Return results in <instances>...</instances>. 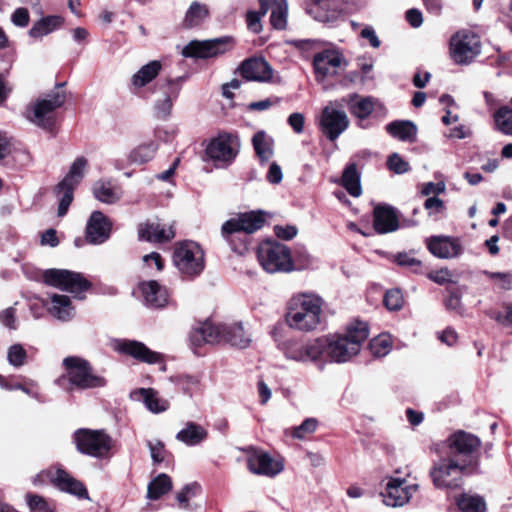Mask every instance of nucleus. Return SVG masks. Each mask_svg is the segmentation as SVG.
Here are the masks:
<instances>
[{
  "label": "nucleus",
  "mask_w": 512,
  "mask_h": 512,
  "mask_svg": "<svg viewBox=\"0 0 512 512\" xmlns=\"http://www.w3.org/2000/svg\"><path fill=\"white\" fill-rule=\"evenodd\" d=\"M322 347L319 338L307 341L288 339L281 344L280 349L287 360L299 363H320L322 368Z\"/></svg>",
  "instance_id": "12"
},
{
  "label": "nucleus",
  "mask_w": 512,
  "mask_h": 512,
  "mask_svg": "<svg viewBox=\"0 0 512 512\" xmlns=\"http://www.w3.org/2000/svg\"><path fill=\"white\" fill-rule=\"evenodd\" d=\"M368 325L362 321H354L347 327L345 335H329L319 337L322 362L329 359L332 362L344 363L360 351L361 344L368 338Z\"/></svg>",
  "instance_id": "1"
},
{
  "label": "nucleus",
  "mask_w": 512,
  "mask_h": 512,
  "mask_svg": "<svg viewBox=\"0 0 512 512\" xmlns=\"http://www.w3.org/2000/svg\"><path fill=\"white\" fill-rule=\"evenodd\" d=\"M161 95L155 100V114L160 119H167L172 111L173 102L181 91L180 78L169 79L158 84Z\"/></svg>",
  "instance_id": "21"
},
{
  "label": "nucleus",
  "mask_w": 512,
  "mask_h": 512,
  "mask_svg": "<svg viewBox=\"0 0 512 512\" xmlns=\"http://www.w3.org/2000/svg\"><path fill=\"white\" fill-rule=\"evenodd\" d=\"M177 384L180 386L184 393L191 396L193 392L198 389L200 380L197 376L179 375L177 377Z\"/></svg>",
  "instance_id": "56"
},
{
  "label": "nucleus",
  "mask_w": 512,
  "mask_h": 512,
  "mask_svg": "<svg viewBox=\"0 0 512 512\" xmlns=\"http://www.w3.org/2000/svg\"><path fill=\"white\" fill-rule=\"evenodd\" d=\"M207 431L199 424L188 422L183 429L176 434V439L187 446H195L204 441Z\"/></svg>",
  "instance_id": "37"
},
{
  "label": "nucleus",
  "mask_w": 512,
  "mask_h": 512,
  "mask_svg": "<svg viewBox=\"0 0 512 512\" xmlns=\"http://www.w3.org/2000/svg\"><path fill=\"white\" fill-rule=\"evenodd\" d=\"M132 397L142 399L146 408L155 414L162 413L169 407V402L159 397L158 392L152 388H140L135 390L132 392Z\"/></svg>",
  "instance_id": "32"
},
{
  "label": "nucleus",
  "mask_w": 512,
  "mask_h": 512,
  "mask_svg": "<svg viewBox=\"0 0 512 512\" xmlns=\"http://www.w3.org/2000/svg\"><path fill=\"white\" fill-rule=\"evenodd\" d=\"M387 132L401 141L413 142L416 139L417 127L411 121H393L386 126Z\"/></svg>",
  "instance_id": "39"
},
{
  "label": "nucleus",
  "mask_w": 512,
  "mask_h": 512,
  "mask_svg": "<svg viewBox=\"0 0 512 512\" xmlns=\"http://www.w3.org/2000/svg\"><path fill=\"white\" fill-rule=\"evenodd\" d=\"M264 218L261 214L250 212L239 215L238 218H232L226 221L222 226L223 237L231 244L232 249L241 253L245 250V242H241L240 246L233 244L234 239L240 233L251 234L260 229L264 224Z\"/></svg>",
  "instance_id": "11"
},
{
  "label": "nucleus",
  "mask_w": 512,
  "mask_h": 512,
  "mask_svg": "<svg viewBox=\"0 0 512 512\" xmlns=\"http://www.w3.org/2000/svg\"><path fill=\"white\" fill-rule=\"evenodd\" d=\"M45 284L78 295L90 288L82 274L65 269H47L43 272Z\"/></svg>",
  "instance_id": "14"
},
{
  "label": "nucleus",
  "mask_w": 512,
  "mask_h": 512,
  "mask_svg": "<svg viewBox=\"0 0 512 512\" xmlns=\"http://www.w3.org/2000/svg\"><path fill=\"white\" fill-rule=\"evenodd\" d=\"M387 165L396 174H403L409 170L408 162L404 161L397 153H393L388 157Z\"/></svg>",
  "instance_id": "59"
},
{
  "label": "nucleus",
  "mask_w": 512,
  "mask_h": 512,
  "mask_svg": "<svg viewBox=\"0 0 512 512\" xmlns=\"http://www.w3.org/2000/svg\"><path fill=\"white\" fill-rule=\"evenodd\" d=\"M199 486L196 483L187 484L180 492L177 493V501L181 506L186 508L189 500L196 495Z\"/></svg>",
  "instance_id": "60"
},
{
  "label": "nucleus",
  "mask_w": 512,
  "mask_h": 512,
  "mask_svg": "<svg viewBox=\"0 0 512 512\" xmlns=\"http://www.w3.org/2000/svg\"><path fill=\"white\" fill-rule=\"evenodd\" d=\"M325 0H313V3L306 8V12L319 22H332L336 19L337 13L328 10Z\"/></svg>",
  "instance_id": "46"
},
{
  "label": "nucleus",
  "mask_w": 512,
  "mask_h": 512,
  "mask_svg": "<svg viewBox=\"0 0 512 512\" xmlns=\"http://www.w3.org/2000/svg\"><path fill=\"white\" fill-rule=\"evenodd\" d=\"M118 350L148 364H154L161 361V355L150 350L142 342L125 340L118 344Z\"/></svg>",
  "instance_id": "29"
},
{
  "label": "nucleus",
  "mask_w": 512,
  "mask_h": 512,
  "mask_svg": "<svg viewBox=\"0 0 512 512\" xmlns=\"http://www.w3.org/2000/svg\"><path fill=\"white\" fill-rule=\"evenodd\" d=\"M176 236L174 224H161L158 221H146L138 226L140 240L154 244L168 243Z\"/></svg>",
  "instance_id": "22"
},
{
  "label": "nucleus",
  "mask_w": 512,
  "mask_h": 512,
  "mask_svg": "<svg viewBox=\"0 0 512 512\" xmlns=\"http://www.w3.org/2000/svg\"><path fill=\"white\" fill-rule=\"evenodd\" d=\"M395 260L399 266L407 267L415 273L421 272V261L408 253H399Z\"/></svg>",
  "instance_id": "57"
},
{
  "label": "nucleus",
  "mask_w": 512,
  "mask_h": 512,
  "mask_svg": "<svg viewBox=\"0 0 512 512\" xmlns=\"http://www.w3.org/2000/svg\"><path fill=\"white\" fill-rule=\"evenodd\" d=\"M488 315L502 325H512V304L505 306V312L490 311Z\"/></svg>",
  "instance_id": "62"
},
{
  "label": "nucleus",
  "mask_w": 512,
  "mask_h": 512,
  "mask_svg": "<svg viewBox=\"0 0 512 512\" xmlns=\"http://www.w3.org/2000/svg\"><path fill=\"white\" fill-rule=\"evenodd\" d=\"M93 194L97 200L106 204H113L121 198L119 188L110 181H97L93 186Z\"/></svg>",
  "instance_id": "41"
},
{
  "label": "nucleus",
  "mask_w": 512,
  "mask_h": 512,
  "mask_svg": "<svg viewBox=\"0 0 512 512\" xmlns=\"http://www.w3.org/2000/svg\"><path fill=\"white\" fill-rule=\"evenodd\" d=\"M158 149L154 141L144 143L133 149L129 155L130 161L136 164H143L150 161Z\"/></svg>",
  "instance_id": "47"
},
{
  "label": "nucleus",
  "mask_w": 512,
  "mask_h": 512,
  "mask_svg": "<svg viewBox=\"0 0 512 512\" xmlns=\"http://www.w3.org/2000/svg\"><path fill=\"white\" fill-rule=\"evenodd\" d=\"M294 269L302 270L310 267L313 264V257L309 254L303 246L295 248L294 256H292Z\"/></svg>",
  "instance_id": "51"
},
{
  "label": "nucleus",
  "mask_w": 512,
  "mask_h": 512,
  "mask_svg": "<svg viewBox=\"0 0 512 512\" xmlns=\"http://www.w3.org/2000/svg\"><path fill=\"white\" fill-rule=\"evenodd\" d=\"M209 9L207 5L194 1L190 4L183 25L186 28H194L201 25L209 17Z\"/></svg>",
  "instance_id": "40"
},
{
  "label": "nucleus",
  "mask_w": 512,
  "mask_h": 512,
  "mask_svg": "<svg viewBox=\"0 0 512 512\" xmlns=\"http://www.w3.org/2000/svg\"><path fill=\"white\" fill-rule=\"evenodd\" d=\"M496 127L506 135H512V109L507 106L499 108L494 114Z\"/></svg>",
  "instance_id": "48"
},
{
  "label": "nucleus",
  "mask_w": 512,
  "mask_h": 512,
  "mask_svg": "<svg viewBox=\"0 0 512 512\" xmlns=\"http://www.w3.org/2000/svg\"><path fill=\"white\" fill-rule=\"evenodd\" d=\"M51 306L49 313L60 321H69L74 317V307L67 295L52 294L50 296Z\"/></svg>",
  "instance_id": "34"
},
{
  "label": "nucleus",
  "mask_w": 512,
  "mask_h": 512,
  "mask_svg": "<svg viewBox=\"0 0 512 512\" xmlns=\"http://www.w3.org/2000/svg\"><path fill=\"white\" fill-rule=\"evenodd\" d=\"M466 464L450 456L435 461L429 471L433 485L437 489H458L463 485L465 475L474 474Z\"/></svg>",
  "instance_id": "3"
},
{
  "label": "nucleus",
  "mask_w": 512,
  "mask_h": 512,
  "mask_svg": "<svg viewBox=\"0 0 512 512\" xmlns=\"http://www.w3.org/2000/svg\"><path fill=\"white\" fill-rule=\"evenodd\" d=\"M404 298L399 289H391L385 293L384 296V305L387 309L399 310L403 306Z\"/></svg>",
  "instance_id": "53"
},
{
  "label": "nucleus",
  "mask_w": 512,
  "mask_h": 512,
  "mask_svg": "<svg viewBox=\"0 0 512 512\" xmlns=\"http://www.w3.org/2000/svg\"><path fill=\"white\" fill-rule=\"evenodd\" d=\"M482 44L479 35L463 29L455 33L450 39V56L459 65H468L480 55Z\"/></svg>",
  "instance_id": "9"
},
{
  "label": "nucleus",
  "mask_w": 512,
  "mask_h": 512,
  "mask_svg": "<svg viewBox=\"0 0 512 512\" xmlns=\"http://www.w3.org/2000/svg\"><path fill=\"white\" fill-rule=\"evenodd\" d=\"M172 488L171 478L167 474H159L155 479H153L149 485L147 490V497L151 500H157L162 495L169 492Z\"/></svg>",
  "instance_id": "44"
},
{
  "label": "nucleus",
  "mask_w": 512,
  "mask_h": 512,
  "mask_svg": "<svg viewBox=\"0 0 512 512\" xmlns=\"http://www.w3.org/2000/svg\"><path fill=\"white\" fill-rule=\"evenodd\" d=\"M162 70V63L159 60H153L143 65L131 77V85L134 89L144 88L151 83Z\"/></svg>",
  "instance_id": "33"
},
{
  "label": "nucleus",
  "mask_w": 512,
  "mask_h": 512,
  "mask_svg": "<svg viewBox=\"0 0 512 512\" xmlns=\"http://www.w3.org/2000/svg\"><path fill=\"white\" fill-rule=\"evenodd\" d=\"M417 484H408L403 478H386L385 490L381 492L383 502L390 507H400L409 502L417 491Z\"/></svg>",
  "instance_id": "17"
},
{
  "label": "nucleus",
  "mask_w": 512,
  "mask_h": 512,
  "mask_svg": "<svg viewBox=\"0 0 512 512\" xmlns=\"http://www.w3.org/2000/svg\"><path fill=\"white\" fill-rule=\"evenodd\" d=\"M139 289L145 304L152 308L164 307L168 302V293L164 286L157 281L150 280L139 284Z\"/></svg>",
  "instance_id": "30"
},
{
  "label": "nucleus",
  "mask_w": 512,
  "mask_h": 512,
  "mask_svg": "<svg viewBox=\"0 0 512 512\" xmlns=\"http://www.w3.org/2000/svg\"><path fill=\"white\" fill-rule=\"evenodd\" d=\"M147 445L153 462L156 464L162 463L168 454L164 444L161 441L156 440L148 441Z\"/></svg>",
  "instance_id": "58"
},
{
  "label": "nucleus",
  "mask_w": 512,
  "mask_h": 512,
  "mask_svg": "<svg viewBox=\"0 0 512 512\" xmlns=\"http://www.w3.org/2000/svg\"><path fill=\"white\" fill-rule=\"evenodd\" d=\"M448 456L466 464L475 473L478 472L480 461L481 440L474 434L459 430L447 440Z\"/></svg>",
  "instance_id": "4"
},
{
  "label": "nucleus",
  "mask_w": 512,
  "mask_h": 512,
  "mask_svg": "<svg viewBox=\"0 0 512 512\" xmlns=\"http://www.w3.org/2000/svg\"><path fill=\"white\" fill-rule=\"evenodd\" d=\"M66 373L57 379L59 385L68 380L72 387L77 389H92L103 387L106 381L103 377L92 372L90 364L83 358L70 356L63 360Z\"/></svg>",
  "instance_id": "6"
},
{
  "label": "nucleus",
  "mask_w": 512,
  "mask_h": 512,
  "mask_svg": "<svg viewBox=\"0 0 512 512\" xmlns=\"http://www.w3.org/2000/svg\"><path fill=\"white\" fill-rule=\"evenodd\" d=\"M344 101L350 113L359 119H366L373 112L375 106L372 97H362L356 93L349 95Z\"/></svg>",
  "instance_id": "35"
},
{
  "label": "nucleus",
  "mask_w": 512,
  "mask_h": 512,
  "mask_svg": "<svg viewBox=\"0 0 512 512\" xmlns=\"http://www.w3.org/2000/svg\"><path fill=\"white\" fill-rule=\"evenodd\" d=\"M226 324L206 321L195 327L189 339L193 346L199 347L203 344H216L223 342Z\"/></svg>",
  "instance_id": "23"
},
{
  "label": "nucleus",
  "mask_w": 512,
  "mask_h": 512,
  "mask_svg": "<svg viewBox=\"0 0 512 512\" xmlns=\"http://www.w3.org/2000/svg\"><path fill=\"white\" fill-rule=\"evenodd\" d=\"M63 24V18L60 16H46L36 21L29 30V36L36 39L52 33Z\"/></svg>",
  "instance_id": "38"
},
{
  "label": "nucleus",
  "mask_w": 512,
  "mask_h": 512,
  "mask_svg": "<svg viewBox=\"0 0 512 512\" xmlns=\"http://www.w3.org/2000/svg\"><path fill=\"white\" fill-rule=\"evenodd\" d=\"M27 352L23 345L16 343L7 350V360L13 367H22L27 363Z\"/></svg>",
  "instance_id": "49"
},
{
  "label": "nucleus",
  "mask_w": 512,
  "mask_h": 512,
  "mask_svg": "<svg viewBox=\"0 0 512 512\" xmlns=\"http://www.w3.org/2000/svg\"><path fill=\"white\" fill-rule=\"evenodd\" d=\"M373 216V226L378 233L385 234L398 229V218L392 207L378 205L374 208Z\"/></svg>",
  "instance_id": "31"
},
{
  "label": "nucleus",
  "mask_w": 512,
  "mask_h": 512,
  "mask_svg": "<svg viewBox=\"0 0 512 512\" xmlns=\"http://www.w3.org/2000/svg\"><path fill=\"white\" fill-rule=\"evenodd\" d=\"M322 299L315 294L302 293L293 296L288 303L286 322L300 331H311L320 323Z\"/></svg>",
  "instance_id": "2"
},
{
  "label": "nucleus",
  "mask_w": 512,
  "mask_h": 512,
  "mask_svg": "<svg viewBox=\"0 0 512 512\" xmlns=\"http://www.w3.org/2000/svg\"><path fill=\"white\" fill-rule=\"evenodd\" d=\"M206 155L216 163L226 165L237 155L236 138L229 134H221L211 140L206 147Z\"/></svg>",
  "instance_id": "19"
},
{
  "label": "nucleus",
  "mask_w": 512,
  "mask_h": 512,
  "mask_svg": "<svg viewBox=\"0 0 512 512\" xmlns=\"http://www.w3.org/2000/svg\"><path fill=\"white\" fill-rule=\"evenodd\" d=\"M74 441L79 452L96 458L105 457L112 445L111 438L100 430L79 429Z\"/></svg>",
  "instance_id": "13"
},
{
  "label": "nucleus",
  "mask_w": 512,
  "mask_h": 512,
  "mask_svg": "<svg viewBox=\"0 0 512 512\" xmlns=\"http://www.w3.org/2000/svg\"><path fill=\"white\" fill-rule=\"evenodd\" d=\"M274 232H275V235L280 239L291 240L297 235L298 230L293 225H286V226L276 225L274 227Z\"/></svg>",
  "instance_id": "64"
},
{
  "label": "nucleus",
  "mask_w": 512,
  "mask_h": 512,
  "mask_svg": "<svg viewBox=\"0 0 512 512\" xmlns=\"http://www.w3.org/2000/svg\"><path fill=\"white\" fill-rule=\"evenodd\" d=\"M446 190V184L443 181L433 183L427 182L422 185L421 194L423 196L434 195L437 196L439 194L444 193Z\"/></svg>",
  "instance_id": "61"
},
{
  "label": "nucleus",
  "mask_w": 512,
  "mask_h": 512,
  "mask_svg": "<svg viewBox=\"0 0 512 512\" xmlns=\"http://www.w3.org/2000/svg\"><path fill=\"white\" fill-rule=\"evenodd\" d=\"M112 229L111 221L100 211H94L86 225V240L93 245L107 241Z\"/></svg>",
  "instance_id": "24"
},
{
  "label": "nucleus",
  "mask_w": 512,
  "mask_h": 512,
  "mask_svg": "<svg viewBox=\"0 0 512 512\" xmlns=\"http://www.w3.org/2000/svg\"><path fill=\"white\" fill-rule=\"evenodd\" d=\"M260 265L268 273L291 272L294 264L290 249L279 242L265 241L257 249Z\"/></svg>",
  "instance_id": "8"
},
{
  "label": "nucleus",
  "mask_w": 512,
  "mask_h": 512,
  "mask_svg": "<svg viewBox=\"0 0 512 512\" xmlns=\"http://www.w3.org/2000/svg\"><path fill=\"white\" fill-rule=\"evenodd\" d=\"M457 507L461 512H486L485 499L478 494L462 493L456 498Z\"/></svg>",
  "instance_id": "42"
},
{
  "label": "nucleus",
  "mask_w": 512,
  "mask_h": 512,
  "mask_svg": "<svg viewBox=\"0 0 512 512\" xmlns=\"http://www.w3.org/2000/svg\"><path fill=\"white\" fill-rule=\"evenodd\" d=\"M241 75L250 81L267 82L272 79L273 69L263 58L245 60L240 66Z\"/></svg>",
  "instance_id": "26"
},
{
  "label": "nucleus",
  "mask_w": 512,
  "mask_h": 512,
  "mask_svg": "<svg viewBox=\"0 0 512 512\" xmlns=\"http://www.w3.org/2000/svg\"><path fill=\"white\" fill-rule=\"evenodd\" d=\"M341 184L353 197H359L362 193L360 174L355 163L349 164L342 175Z\"/></svg>",
  "instance_id": "43"
},
{
  "label": "nucleus",
  "mask_w": 512,
  "mask_h": 512,
  "mask_svg": "<svg viewBox=\"0 0 512 512\" xmlns=\"http://www.w3.org/2000/svg\"><path fill=\"white\" fill-rule=\"evenodd\" d=\"M262 14L271 11L270 23L277 30L287 27L288 4L287 0H259Z\"/></svg>",
  "instance_id": "28"
},
{
  "label": "nucleus",
  "mask_w": 512,
  "mask_h": 512,
  "mask_svg": "<svg viewBox=\"0 0 512 512\" xmlns=\"http://www.w3.org/2000/svg\"><path fill=\"white\" fill-rule=\"evenodd\" d=\"M173 264L185 277L194 278L202 273L205 267L204 252L199 244L191 240L175 244Z\"/></svg>",
  "instance_id": "7"
},
{
  "label": "nucleus",
  "mask_w": 512,
  "mask_h": 512,
  "mask_svg": "<svg viewBox=\"0 0 512 512\" xmlns=\"http://www.w3.org/2000/svg\"><path fill=\"white\" fill-rule=\"evenodd\" d=\"M312 64L316 81L323 82L337 76L339 70L348 66V61L340 50L325 49L313 56Z\"/></svg>",
  "instance_id": "15"
},
{
  "label": "nucleus",
  "mask_w": 512,
  "mask_h": 512,
  "mask_svg": "<svg viewBox=\"0 0 512 512\" xmlns=\"http://www.w3.org/2000/svg\"><path fill=\"white\" fill-rule=\"evenodd\" d=\"M47 474L50 476L53 484L61 491L68 492L79 498L88 497V493L84 485L80 481L73 478L65 470L58 468L54 472L49 471Z\"/></svg>",
  "instance_id": "27"
},
{
  "label": "nucleus",
  "mask_w": 512,
  "mask_h": 512,
  "mask_svg": "<svg viewBox=\"0 0 512 512\" xmlns=\"http://www.w3.org/2000/svg\"><path fill=\"white\" fill-rule=\"evenodd\" d=\"M232 47L231 38L222 37L210 40L198 41L193 40L187 44L182 55L194 58H211L225 53Z\"/></svg>",
  "instance_id": "18"
},
{
  "label": "nucleus",
  "mask_w": 512,
  "mask_h": 512,
  "mask_svg": "<svg viewBox=\"0 0 512 512\" xmlns=\"http://www.w3.org/2000/svg\"><path fill=\"white\" fill-rule=\"evenodd\" d=\"M87 165L88 161L84 156L77 157L71 164L66 176L57 185V193L61 195L57 212L59 217L66 215L68 208L73 201L74 189L84 178Z\"/></svg>",
  "instance_id": "10"
},
{
  "label": "nucleus",
  "mask_w": 512,
  "mask_h": 512,
  "mask_svg": "<svg viewBox=\"0 0 512 512\" xmlns=\"http://www.w3.org/2000/svg\"><path fill=\"white\" fill-rule=\"evenodd\" d=\"M318 422L315 418H307L299 426L294 428L293 437L297 439H304L312 434L317 428Z\"/></svg>",
  "instance_id": "55"
},
{
  "label": "nucleus",
  "mask_w": 512,
  "mask_h": 512,
  "mask_svg": "<svg viewBox=\"0 0 512 512\" xmlns=\"http://www.w3.org/2000/svg\"><path fill=\"white\" fill-rule=\"evenodd\" d=\"M371 353L376 357L387 355L391 349V340L386 335L373 338L369 343Z\"/></svg>",
  "instance_id": "50"
},
{
  "label": "nucleus",
  "mask_w": 512,
  "mask_h": 512,
  "mask_svg": "<svg viewBox=\"0 0 512 512\" xmlns=\"http://www.w3.org/2000/svg\"><path fill=\"white\" fill-rule=\"evenodd\" d=\"M64 83L57 85V90L44 97L38 98L25 110V118L31 123L50 129L54 125L55 110L61 107L66 100L65 92L60 90Z\"/></svg>",
  "instance_id": "5"
},
{
  "label": "nucleus",
  "mask_w": 512,
  "mask_h": 512,
  "mask_svg": "<svg viewBox=\"0 0 512 512\" xmlns=\"http://www.w3.org/2000/svg\"><path fill=\"white\" fill-rule=\"evenodd\" d=\"M254 150L262 162L268 161L273 155L272 139L265 132H257L252 139Z\"/></svg>",
  "instance_id": "45"
},
{
  "label": "nucleus",
  "mask_w": 512,
  "mask_h": 512,
  "mask_svg": "<svg viewBox=\"0 0 512 512\" xmlns=\"http://www.w3.org/2000/svg\"><path fill=\"white\" fill-rule=\"evenodd\" d=\"M30 16L26 8H17L11 15V21L15 26L26 27L29 23Z\"/></svg>",
  "instance_id": "63"
},
{
  "label": "nucleus",
  "mask_w": 512,
  "mask_h": 512,
  "mask_svg": "<svg viewBox=\"0 0 512 512\" xmlns=\"http://www.w3.org/2000/svg\"><path fill=\"white\" fill-rule=\"evenodd\" d=\"M26 500L32 512H54V507L41 496L27 494Z\"/></svg>",
  "instance_id": "52"
},
{
  "label": "nucleus",
  "mask_w": 512,
  "mask_h": 512,
  "mask_svg": "<svg viewBox=\"0 0 512 512\" xmlns=\"http://www.w3.org/2000/svg\"><path fill=\"white\" fill-rule=\"evenodd\" d=\"M223 342L244 349L250 345L251 336L244 330L241 323L234 322L226 324Z\"/></svg>",
  "instance_id": "36"
},
{
  "label": "nucleus",
  "mask_w": 512,
  "mask_h": 512,
  "mask_svg": "<svg viewBox=\"0 0 512 512\" xmlns=\"http://www.w3.org/2000/svg\"><path fill=\"white\" fill-rule=\"evenodd\" d=\"M429 251L441 259L458 257L462 253V246L457 238L449 236H432L427 241Z\"/></svg>",
  "instance_id": "25"
},
{
  "label": "nucleus",
  "mask_w": 512,
  "mask_h": 512,
  "mask_svg": "<svg viewBox=\"0 0 512 512\" xmlns=\"http://www.w3.org/2000/svg\"><path fill=\"white\" fill-rule=\"evenodd\" d=\"M247 466L251 473L266 477H275L284 469L281 459L274 458L269 453L254 447L247 449Z\"/></svg>",
  "instance_id": "16"
},
{
  "label": "nucleus",
  "mask_w": 512,
  "mask_h": 512,
  "mask_svg": "<svg viewBox=\"0 0 512 512\" xmlns=\"http://www.w3.org/2000/svg\"><path fill=\"white\" fill-rule=\"evenodd\" d=\"M349 126V119L343 110L326 106L321 114L320 128L331 141H335Z\"/></svg>",
  "instance_id": "20"
},
{
  "label": "nucleus",
  "mask_w": 512,
  "mask_h": 512,
  "mask_svg": "<svg viewBox=\"0 0 512 512\" xmlns=\"http://www.w3.org/2000/svg\"><path fill=\"white\" fill-rule=\"evenodd\" d=\"M484 274L489 279H491L499 288L505 290L512 289V273L485 271Z\"/></svg>",
  "instance_id": "54"
}]
</instances>
